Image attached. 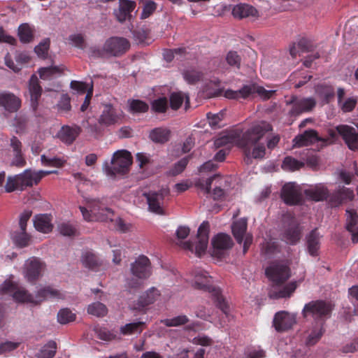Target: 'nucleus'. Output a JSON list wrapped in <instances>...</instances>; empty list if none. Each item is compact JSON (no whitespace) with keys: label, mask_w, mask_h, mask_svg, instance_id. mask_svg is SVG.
Wrapping results in <instances>:
<instances>
[{"label":"nucleus","mask_w":358,"mask_h":358,"mask_svg":"<svg viewBox=\"0 0 358 358\" xmlns=\"http://www.w3.org/2000/svg\"><path fill=\"white\" fill-rule=\"evenodd\" d=\"M271 131V124L262 121L253 124L236 140V145L243 150L245 161L248 164L250 163L251 157L262 159L264 157L266 149L264 144L257 143L266 133Z\"/></svg>","instance_id":"nucleus-1"},{"label":"nucleus","mask_w":358,"mask_h":358,"mask_svg":"<svg viewBox=\"0 0 358 358\" xmlns=\"http://www.w3.org/2000/svg\"><path fill=\"white\" fill-rule=\"evenodd\" d=\"M0 290L2 293L10 294L13 299L20 303H31L39 304L44 300L62 298L61 293L50 287H46L38 291L34 296L24 287L10 279L6 280L1 285Z\"/></svg>","instance_id":"nucleus-2"},{"label":"nucleus","mask_w":358,"mask_h":358,"mask_svg":"<svg viewBox=\"0 0 358 358\" xmlns=\"http://www.w3.org/2000/svg\"><path fill=\"white\" fill-rule=\"evenodd\" d=\"M83 219L87 222L100 221L114 222V229L122 233L130 230L131 224H127L122 218L114 220V212L104 206L99 200H92L87 203V207L80 206Z\"/></svg>","instance_id":"nucleus-3"},{"label":"nucleus","mask_w":358,"mask_h":358,"mask_svg":"<svg viewBox=\"0 0 358 358\" xmlns=\"http://www.w3.org/2000/svg\"><path fill=\"white\" fill-rule=\"evenodd\" d=\"M290 270H265V275L271 282L268 296L271 299H278L289 298L296 290L298 283L303 280L305 273L303 272L300 279L285 284L290 278Z\"/></svg>","instance_id":"nucleus-4"},{"label":"nucleus","mask_w":358,"mask_h":358,"mask_svg":"<svg viewBox=\"0 0 358 358\" xmlns=\"http://www.w3.org/2000/svg\"><path fill=\"white\" fill-rule=\"evenodd\" d=\"M192 286L197 289L208 292L212 294L215 306L228 317L229 315V306L222 295L221 289L212 285V278L206 270H196Z\"/></svg>","instance_id":"nucleus-5"},{"label":"nucleus","mask_w":358,"mask_h":358,"mask_svg":"<svg viewBox=\"0 0 358 358\" xmlns=\"http://www.w3.org/2000/svg\"><path fill=\"white\" fill-rule=\"evenodd\" d=\"M57 173V171H32L30 169L24 170L22 173L13 176H8L5 185L6 192H13L15 190H24L28 187L37 185L41 180L50 174Z\"/></svg>","instance_id":"nucleus-6"},{"label":"nucleus","mask_w":358,"mask_h":358,"mask_svg":"<svg viewBox=\"0 0 358 358\" xmlns=\"http://www.w3.org/2000/svg\"><path fill=\"white\" fill-rule=\"evenodd\" d=\"M132 164V156L126 150H120L114 152L110 164L106 162L103 165L105 173L110 177H115L117 174H125L129 172Z\"/></svg>","instance_id":"nucleus-7"},{"label":"nucleus","mask_w":358,"mask_h":358,"mask_svg":"<svg viewBox=\"0 0 358 358\" xmlns=\"http://www.w3.org/2000/svg\"><path fill=\"white\" fill-rule=\"evenodd\" d=\"M333 308L331 302L324 300L311 301L304 306L302 314L304 317H310L318 324L324 325L326 320L331 317Z\"/></svg>","instance_id":"nucleus-8"},{"label":"nucleus","mask_w":358,"mask_h":358,"mask_svg":"<svg viewBox=\"0 0 358 358\" xmlns=\"http://www.w3.org/2000/svg\"><path fill=\"white\" fill-rule=\"evenodd\" d=\"M210 224L208 222L204 221L199 226L197 231L196 243L191 241H181L180 245L185 250L194 252L198 257L205 254L209 239Z\"/></svg>","instance_id":"nucleus-9"},{"label":"nucleus","mask_w":358,"mask_h":358,"mask_svg":"<svg viewBox=\"0 0 358 358\" xmlns=\"http://www.w3.org/2000/svg\"><path fill=\"white\" fill-rule=\"evenodd\" d=\"M275 93L273 90H266L257 84L243 85L238 90H227L224 92V96L229 99H247L254 94H257L263 99H268Z\"/></svg>","instance_id":"nucleus-10"},{"label":"nucleus","mask_w":358,"mask_h":358,"mask_svg":"<svg viewBox=\"0 0 358 358\" xmlns=\"http://www.w3.org/2000/svg\"><path fill=\"white\" fill-rule=\"evenodd\" d=\"M282 222L284 227L283 239L291 245L298 243L301 237V229L294 215L290 213L284 214Z\"/></svg>","instance_id":"nucleus-11"},{"label":"nucleus","mask_w":358,"mask_h":358,"mask_svg":"<svg viewBox=\"0 0 358 358\" xmlns=\"http://www.w3.org/2000/svg\"><path fill=\"white\" fill-rule=\"evenodd\" d=\"M213 249L211 255L217 259H222L234 245L231 236L224 233H220L215 236L211 241Z\"/></svg>","instance_id":"nucleus-12"},{"label":"nucleus","mask_w":358,"mask_h":358,"mask_svg":"<svg viewBox=\"0 0 358 358\" xmlns=\"http://www.w3.org/2000/svg\"><path fill=\"white\" fill-rule=\"evenodd\" d=\"M129 48V41L123 37H110L104 43V50L107 55L114 57L122 55Z\"/></svg>","instance_id":"nucleus-13"},{"label":"nucleus","mask_w":358,"mask_h":358,"mask_svg":"<svg viewBox=\"0 0 358 358\" xmlns=\"http://www.w3.org/2000/svg\"><path fill=\"white\" fill-rule=\"evenodd\" d=\"M357 127V129L348 124H339L336 127V131L348 148L354 152L358 151V125Z\"/></svg>","instance_id":"nucleus-14"},{"label":"nucleus","mask_w":358,"mask_h":358,"mask_svg":"<svg viewBox=\"0 0 358 358\" xmlns=\"http://www.w3.org/2000/svg\"><path fill=\"white\" fill-rule=\"evenodd\" d=\"M281 199L287 205H299L303 201L300 187L295 182L286 183L282 188Z\"/></svg>","instance_id":"nucleus-15"},{"label":"nucleus","mask_w":358,"mask_h":358,"mask_svg":"<svg viewBox=\"0 0 358 358\" xmlns=\"http://www.w3.org/2000/svg\"><path fill=\"white\" fill-rule=\"evenodd\" d=\"M289 103L292 104L289 115L296 117L303 113L312 110L316 106V101L313 97L299 99L294 96L292 97Z\"/></svg>","instance_id":"nucleus-16"},{"label":"nucleus","mask_w":358,"mask_h":358,"mask_svg":"<svg viewBox=\"0 0 358 358\" xmlns=\"http://www.w3.org/2000/svg\"><path fill=\"white\" fill-rule=\"evenodd\" d=\"M328 139L321 138L314 129L306 130L303 134H299L293 139L294 147H303L310 145L316 142L327 143Z\"/></svg>","instance_id":"nucleus-17"},{"label":"nucleus","mask_w":358,"mask_h":358,"mask_svg":"<svg viewBox=\"0 0 358 358\" xmlns=\"http://www.w3.org/2000/svg\"><path fill=\"white\" fill-rule=\"evenodd\" d=\"M273 323L277 331L283 332L293 327L296 323V318L287 312L281 311L275 315Z\"/></svg>","instance_id":"nucleus-18"},{"label":"nucleus","mask_w":358,"mask_h":358,"mask_svg":"<svg viewBox=\"0 0 358 358\" xmlns=\"http://www.w3.org/2000/svg\"><path fill=\"white\" fill-rule=\"evenodd\" d=\"M159 296V291L152 287L140 296L137 303L134 304L133 309L145 313L147 307L153 303Z\"/></svg>","instance_id":"nucleus-19"},{"label":"nucleus","mask_w":358,"mask_h":358,"mask_svg":"<svg viewBox=\"0 0 358 358\" xmlns=\"http://www.w3.org/2000/svg\"><path fill=\"white\" fill-rule=\"evenodd\" d=\"M136 3L131 0H119V8L114 10V15L118 22L123 23L131 17V12L135 9Z\"/></svg>","instance_id":"nucleus-20"},{"label":"nucleus","mask_w":358,"mask_h":358,"mask_svg":"<svg viewBox=\"0 0 358 358\" xmlns=\"http://www.w3.org/2000/svg\"><path fill=\"white\" fill-rule=\"evenodd\" d=\"M28 90L31 107L34 111H36L42 94V87L40 85L38 78L35 75H32L30 78Z\"/></svg>","instance_id":"nucleus-21"},{"label":"nucleus","mask_w":358,"mask_h":358,"mask_svg":"<svg viewBox=\"0 0 358 358\" xmlns=\"http://www.w3.org/2000/svg\"><path fill=\"white\" fill-rule=\"evenodd\" d=\"M355 194L352 189L344 186L334 192L330 196V203L333 206H338L354 199Z\"/></svg>","instance_id":"nucleus-22"},{"label":"nucleus","mask_w":358,"mask_h":358,"mask_svg":"<svg viewBox=\"0 0 358 358\" xmlns=\"http://www.w3.org/2000/svg\"><path fill=\"white\" fill-rule=\"evenodd\" d=\"M82 129L76 124L62 126L58 132L59 138L65 144H72L80 134Z\"/></svg>","instance_id":"nucleus-23"},{"label":"nucleus","mask_w":358,"mask_h":358,"mask_svg":"<svg viewBox=\"0 0 358 358\" xmlns=\"http://www.w3.org/2000/svg\"><path fill=\"white\" fill-rule=\"evenodd\" d=\"M120 120V115L116 109L110 103L103 105V109L99 118V123L108 127L115 124Z\"/></svg>","instance_id":"nucleus-24"},{"label":"nucleus","mask_w":358,"mask_h":358,"mask_svg":"<svg viewBox=\"0 0 358 358\" xmlns=\"http://www.w3.org/2000/svg\"><path fill=\"white\" fill-rule=\"evenodd\" d=\"M0 106L10 113L17 111L21 107V100L10 92L0 93Z\"/></svg>","instance_id":"nucleus-25"},{"label":"nucleus","mask_w":358,"mask_h":358,"mask_svg":"<svg viewBox=\"0 0 358 358\" xmlns=\"http://www.w3.org/2000/svg\"><path fill=\"white\" fill-rule=\"evenodd\" d=\"M304 194L309 199L314 201L326 200L329 196L327 187L323 184H317L310 187L304 190Z\"/></svg>","instance_id":"nucleus-26"},{"label":"nucleus","mask_w":358,"mask_h":358,"mask_svg":"<svg viewBox=\"0 0 358 358\" xmlns=\"http://www.w3.org/2000/svg\"><path fill=\"white\" fill-rule=\"evenodd\" d=\"M143 196L146 198L149 210L155 213L162 215L163 209L161 203L164 200V195L161 192H150L144 193Z\"/></svg>","instance_id":"nucleus-27"},{"label":"nucleus","mask_w":358,"mask_h":358,"mask_svg":"<svg viewBox=\"0 0 358 358\" xmlns=\"http://www.w3.org/2000/svg\"><path fill=\"white\" fill-rule=\"evenodd\" d=\"M52 217L50 214H39L34 216V226L41 233L48 234L53 229Z\"/></svg>","instance_id":"nucleus-28"},{"label":"nucleus","mask_w":358,"mask_h":358,"mask_svg":"<svg viewBox=\"0 0 358 358\" xmlns=\"http://www.w3.org/2000/svg\"><path fill=\"white\" fill-rule=\"evenodd\" d=\"M322 236L317 231V229H313L306 236L307 250L310 255L317 257L319 255L320 249V238Z\"/></svg>","instance_id":"nucleus-29"},{"label":"nucleus","mask_w":358,"mask_h":358,"mask_svg":"<svg viewBox=\"0 0 358 358\" xmlns=\"http://www.w3.org/2000/svg\"><path fill=\"white\" fill-rule=\"evenodd\" d=\"M150 275V270H130V276L127 279V284L129 287L138 288Z\"/></svg>","instance_id":"nucleus-30"},{"label":"nucleus","mask_w":358,"mask_h":358,"mask_svg":"<svg viewBox=\"0 0 358 358\" xmlns=\"http://www.w3.org/2000/svg\"><path fill=\"white\" fill-rule=\"evenodd\" d=\"M358 214L354 209L346 210V229L352 234L353 243H358Z\"/></svg>","instance_id":"nucleus-31"},{"label":"nucleus","mask_w":358,"mask_h":358,"mask_svg":"<svg viewBox=\"0 0 358 358\" xmlns=\"http://www.w3.org/2000/svg\"><path fill=\"white\" fill-rule=\"evenodd\" d=\"M80 262L83 266L87 268H95L102 265V262L97 254L90 249L82 251Z\"/></svg>","instance_id":"nucleus-32"},{"label":"nucleus","mask_w":358,"mask_h":358,"mask_svg":"<svg viewBox=\"0 0 358 358\" xmlns=\"http://www.w3.org/2000/svg\"><path fill=\"white\" fill-rule=\"evenodd\" d=\"M232 15L235 18L243 19L257 15V10L253 6L247 3H239L233 8Z\"/></svg>","instance_id":"nucleus-33"},{"label":"nucleus","mask_w":358,"mask_h":358,"mask_svg":"<svg viewBox=\"0 0 358 358\" xmlns=\"http://www.w3.org/2000/svg\"><path fill=\"white\" fill-rule=\"evenodd\" d=\"M29 60V56L24 52L17 54L15 56V61L17 62L16 64L11 59L10 55L9 54H7L5 57L6 65L15 72H18L20 70H21L22 65L27 64Z\"/></svg>","instance_id":"nucleus-34"},{"label":"nucleus","mask_w":358,"mask_h":358,"mask_svg":"<svg viewBox=\"0 0 358 358\" xmlns=\"http://www.w3.org/2000/svg\"><path fill=\"white\" fill-rule=\"evenodd\" d=\"M248 222L245 218L235 221L231 226L232 234L238 243L241 244L246 236Z\"/></svg>","instance_id":"nucleus-35"},{"label":"nucleus","mask_w":358,"mask_h":358,"mask_svg":"<svg viewBox=\"0 0 358 358\" xmlns=\"http://www.w3.org/2000/svg\"><path fill=\"white\" fill-rule=\"evenodd\" d=\"M31 236L27 230H17L13 232L11 239L15 245L19 248L29 246L31 243Z\"/></svg>","instance_id":"nucleus-36"},{"label":"nucleus","mask_w":358,"mask_h":358,"mask_svg":"<svg viewBox=\"0 0 358 358\" xmlns=\"http://www.w3.org/2000/svg\"><path fill=\"white\" fill-rule=\"evenodd\" d=\"M17 35L20 42L22 43H29L34 40V29L28 23H23L18 27Z\"/></svg>","instance_id":"nucleus-37"},{"label":"nucleus","mask_w":358,"mask_h":358,"mask_svg":"<svg viewBox=\"0 0 358 358\" xmlns=\"http://www.w3.org/2000/svg\"><path fill=\"white\" fill-rule=\"evenodd\" d=\"M171 131L169 129L158 127L152 129L149 135L151 141L157 143H164L170 138Z\"/></svg>","instance_id":"nucleus-38"},{"label":"nucleus","mask_w":358,"mask_h":358,"mask_svg":"<svg viewBox=\"0 0 358 358\" xmlns=\"http://www.w3.org/2000/svg\"><path fill=\"white\" fill-rule=\"evenodd\" d=\"M64 69L57 66H50L41 68L38 71L40 78L43 80H50L59 76Z\"/></svg>","instance_id":"nucleus-39"},{"label":"nucleus","mask_w":358,"mask_h":358,"mask_svg":"<svg viewBox=\"0 0 358 358\" xmlns=\"http://www.w3.org/2000/svg\"><path fill=\"white\" fill-rule=\"evenodd\" d=\"M145 328V322H137L126 324L120 328V332L123 335H131L141 334Z\"/></svg>","instance_id":"nucleus-40"},{"label":"nucleus","mask_w":358,"mask_h":358,"mask_svg":"<svg viewBox=\"0 0 358 358\" xmlns=\"http://www.w3.org/2000/svg\"><path fill=\"white\" fill-rule=\"evenodd\" d=\"M182 76L187 83L194 85L201 80L203 73L201 71L191 68L184 71Z\"/></svg>","instance_id":"nucleus-41"},{"label":"nucleus","mask_w":358,"mask_h":358,"mask_svg":"<svg viewBox=\"0 0 358 358\" xmlns=\"http://www.w3.org/2000/svg\"><path fill=\"white\" fill-rule=\"evenodd\" d=\"M57 343L54 341H48L38 352V358H52L56 353Z\"/></svg>","instance_id":"nucleus-42"},{"label":"nucleus","mask_w":358,"mask_h":358,"mask_svg":"<svg viewBox=\"0 0 358 358\" xmlns=\"http://www.w3.org/2000/svg\"><path fill=\"white\" fill-rule=\"evenodd\" d=\"M189 322V317L185 315H180L170 319H164L161 323L168 327H180Z\"/></svg>","instance_id":"nucleus-43"},{"label":"nucleus","mask_w":358,"mask_h":358,"mask_svg":"<svg viewBox=\"0 0 358 358\" xmlns=\"http://www.w3.org/2000/svg\"><path fill=\"white\" fill-rule=\"evenodd\" d=\"M185 96L186 98V103H188L189 97L185 96L182 92L171 93L169 97L171 108L173 110H178L180 108L184 101Z\"/></svg>","instance_id":"nucleus-44"},{"label":"nucleus","mask_w":358,"mask_h":358,"mask_svg":"<svg viewBox=\"0 0 358 358\" xmlns=\"http://www.w3.org/2000/svg\"><path fill=\"white\" fill-rule=\"evenodd\" d=\"M303 166V162H300L292 157L287 156L285 157L282 162V168L285 171H294L300 169Z\"/></svg>","instance_id":"nucleus-45"},{"label":"nucleus","mask_w":358,"mask_h":358,"mask_svg":"<svg viewBox=\"0 0 358 358\" xmlns=\"http://www.w3.org/2000/svg\"><path fill=\"white\" fill-rule=\"evenodd\" d=\"M317 92L327 103L335 96L334 88L331 85H321L317 87Z\"/></svg>","instance_id":"nucleus-46"},{"label":"nucleus","mask_w":358,"mask_h":358,"mask_svg":"<svg viewBox=\"0 0 358 358\" xmlns=\"http://www.w3.org/2000/svg\"><path fill=\"white\" fill-rule=\"evenodd\" d=\"M106 306L100 302H94L87 307V313L96 317H103L107 314Z\"/></svg>","instance_id":"nucleus-47"},{"label":"nucleus","mask_w":358,"mask_h":358,"mask_svg":"<svg viewBox=\"0 0 358 358\" xmlns=\"http://www.w3.org/2000/svg\"><path fill=\"white\" fill-rule=\"evenodd\" d=\"M262 252L267 257L275 254L279 251L278 243L272 239L265 240L262 244Z\"/></svg>","instance_id":"nucleus-48"},{"label":"nucleus","mask_w":358,"mask_h":358,"mask_svg":"<svg viewBox=\"0 0 358 358\" xmlns=\"http://www.w3.org/2000/svg\"><path fill=\"white\" fill-rule=\"evenodd\" d=\"M59 232L64 236L73 237L77 236V229L71 223L62 222L58 224Z\"/></svg>","instance_id":"nucleus-49"},{"label":"nucleus","mask_w":358,"mask_h":358,"mask_svg":"<svg viewBox=\"0 0 358 358\" xmlns=\"http://www.w3.org/2000/svg\"><path fill=\"white\" fill-rule=\"evenodd\" d=\"M157 8V4L152 0H146L143 2V10L141 13L140 18L145 20L151 16Z\"/></svg>","instance_id":"nucleus-50"},{"label":"nucleus","mask_w":358,"mask_h":358,"mask_svg":"<svg viewBox=\"0 0 358 358\" xmlns=\"http://www.w3.org/2000/svg\"><path fill=\"white\" fill-rule=\"evenodd\" d=\"M129 109L133 113H145L148 110L149 106L141 100L133 99L129 103Z\"/></svg>","instance_id":"nucleus-51"},{"label":"nucleus","mask_w":358,"mask_h":358,"mask_svg":"<svg viewBox=\"0 0 358 358\" xmlns=\"http://www.w3.org/2000/svg\"><path fill=\"white\" fill-rule=\"evenodd\" d=\"M76 320V315L69 308H64L59 311L57 320L60 324H66Z\"/></svg>","instance_id":"nucleus-52"},{"label":"nucleus","mask_w":358,"mask_h":358,"mask_svg":"<svg viewBox=\"0 0 358 358\" xmlns=\"http://www.w3.org/2000/svg\"><path fill=\"white\" fill-rule=\"evenodd\" d=\"M152 110L158 113H165L168 108V100L166 97L155 99L151 103Z\"/></svg>","instance_id":"nucleus-53"},{"label":"nucleus","mask_w":358,"mask_h":358,"mask_svg":"<svg viewBox=\"0 0 358 358\" xmlns=\"http://www.w3.org/2000/svg\"><path fill=\"white\" fill-rule=\"evenodd\" d=\"M50 45V38H45L38 45L35 47L34 51L39 57L45 59L48 56Z\"/></svg>","instance_id":"nucleus-54"},{"label":"nucleus","mask_w":358,"mask_h":358,"mask_svg":"<svg viewBox=\"0 0 358 358\" xmlns=\"http://www.w3.org/2000/svg\"><path fill=\"white\" fill-rule=\"evenodd\" d=\"M318 325L319 327L317 329H313L308 337L307 344L309 345H315L321 338L322 336L324 334V325Z\"/></svg>","instance_id":"nucleus-55"},{"label":"nucleus","mask_w":358,"mask_h":358,"mask_svg":"<svg viewBox=\"0 0 358 358\" xmlns=\"http://www.w3.org/2000/svg\"><path fill=\"white\" fill-rule=\"evenodd\" d=\"M97 337L105 341H110L116 339L117 334L113 331H110L106 328H99L96 329Z\"/></svg>","instance_id":"nucleus-56"},{"label":"nucleus","mask_w":358,"mask_h":358,"mask_svg":"<svg viewBox=\"0 0 358 358\" xmlns=\"http://www.w3.org/2000/svg\"><path fill=\"white\" fill-rule=\"evenodd\" d=\"M150 266V261L148 257L141 255L131 264V268H147Z\"/></svg>","instance_id":"nucleus-57"},{"label":"nucleus","mask_w":358,"mask_h":358,"mask_svg":"<svg viewBox=\"0 0 358 358\" xmlns=\"http://www.w3.org/2000/svg\"><path fill=\"white\" fill-rule=\"evenodd\" d=\"M45 266V264L40 258L31 257L25 262L24 268H43Z\"/></svg>","instance_id":"nucleus-58"},{"label":"nucleus","mask_w":358,"mask_h":358,"mask_svg":"<svg viewBox=\"0 0 358 358\" xmlns=\"http://www.w3.org/2000/svg\"><path fill=\"white\" fill-rule=\"evenodd\" d=\"M57 106L59 111L69 112L71 108L69 96L68 94H62Z\"/></svg>","instance_id":"nucleus-59"},{"label":"nucleus","mask_w":358,"mask_h":358,"mask_svg":"<svg viewBox=\"0 0 358 358\" xmlns=\"http://www.w3.org/2000/svg\"><path fill=\"white\" fill-rule=\"evenodd\" d=\"M227 62L229 65L237 69L240 68L241 58L236 51H230L226 57Z\"/></svg>","instance_id":"nucleus-60"},{"label":"nucleus","mask_w":358,"mask_h":358,"mask_svg":"<svg viewBox=\"0 0 358 358\" xmlns=\"http://www.w3.org/2000/svg\"><path fill=\"white\" fill-rule=\"evenodd\" d=\"M189 157H185L176 163L173 169L171 170V173L173 176H177L181 173L186 168L189 162Z\"/></svg>","instance_id":"nucleus-61"},{"label":"nucleus","mask_w":358,"mask_h":358,"mask_svg":"<svg viewBox=\"0 0 358 358\" xmlns=\"http://www.w3.org/2000/svg\"><path fill=\"white\" fill-rule=\"evenodd\" d=\"M69 41L75 47L83 50L85 48V41L81 34H71L69 36Z\"/></svg>","instance_id":"nucleus-62"},{"label":"nucleus","mask_w":358,"mask_h":358,"mask_svg":"<svg viewBox=\"0 0 358 358\" xmlns=\"http://www.w3.org/2000/svg\"><path fill=\"white\" fill-rule=\"evenodd\" d=\"M41 163L45 166L61 167L64 164L62 159L57 157L48 158L45 155H41Z\"/></svg>","instance_id":"nucleus-63"},{"label":"nucleus","mask_w":358,"mask_h":358,"mask_svg":"<svg viewBox=\"0 0 358 358\" xmlns=\"http://www.w3.org/2000/svg\"><path fill=\"white\" fill-rule=\"evenodd\" d=\"M41 271V270H25L24 275L29 282L35 284L42 276Z\"/></svg>","instance_id":"nucleus-64"}]
</instances>
